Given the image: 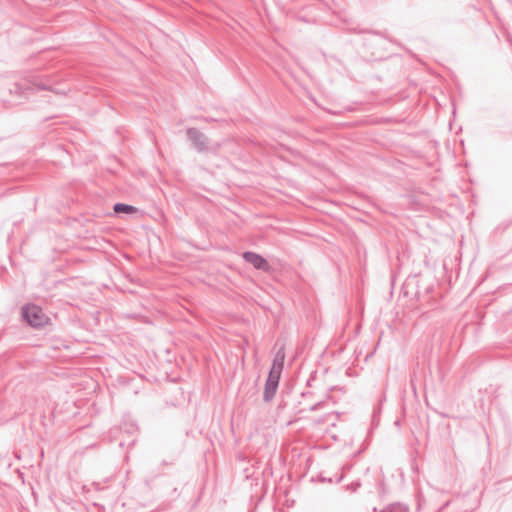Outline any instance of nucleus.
Segmentation results:
<instances>
[{"mask_svg": "<svg viewBox=\"0 0 512 512\" xmlns=\"http://www.w3.org/2000/svg\"><path fill=\"white\" fill-rule=\"evenodd\" d=\"M23 318L33 327H41L49 323V318L42 309L35 305H27L22 311Z\"/></svg>", "mask_w": 512, "mask_h": 512, "instance_id": "nucleus-1", "label": "nucleus"}, {"mask_svg": "<svg viewBox=\"0 0 512 512\" xmlns=\"http://www.w3.org/2000/svg\"><path fill=\"white\" fill-rule=\"evenodd\" d=\"M243 258L256 269L263 271H269L270 269L267 260L257 253L245 252Z\"/></svg>", "mask_w": 512, "mask_h": 512, "instance_id": "nucleus-2", "label": "nucleus"}, {"mask_svg": "<svg viewBox=\"0 0 512 512\" xmlns=\"http://www.w3.org/2000/svg\"><path fill=\"white\" fill-rule=\"evenodd\" d=\"M281 370H282V364H274L272 366V369L269 373V377L267 380L265 394H267L269 390H271L272 393L275 391V389L278 385Z\"/></svg>", "mask_w": 512, "mask_h": 512, "instance_id": "nucleus-3", "label": "nucleus"}, {"mask_svg": "<svg viewBox=\"0 0 512 512\" xmlns=\"http://www.w3.org/2000/svg\"><path fill=\"white\" fill-rule=\"evenodd\" d=\"M114 211L116 213H135L137 209L127 204L118 203L114 206Z\"/></svg>", "mask_w": 512, "mask_h": 512, "instance_id": "nucleus-4", "label": "nucleus"}]
</instances>
